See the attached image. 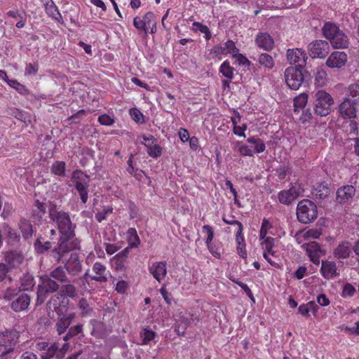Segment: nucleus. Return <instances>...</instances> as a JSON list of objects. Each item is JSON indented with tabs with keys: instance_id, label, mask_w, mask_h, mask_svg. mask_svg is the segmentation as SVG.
<instances>
[{
	"instance_id": "63",
	"label": "nucleus",
	"mask_w": 359,
	"mask_h": 359,
	"mask_svg": "<svg viewBox=\"0 0 359 359\" xmlns=\"http://www.w3.org/2000/svg\"><path fill=\"white\" fill-rule=\"evenodd\" d=\"M142 19L144 22H145V26L147 28V27L151 26V25H154L156 22L155 15L152 12L147 13Z\"/></svg>"
},
{
	"instance_id": "44",
	"label": "nucleus",
	"mask_w": 359,
	"mask_h": 359,
	"mask_svg": "<svg viewBox=\"0 0 359 359\" xmlns=\"http://www.w3.org/2000/svg\"><path fill=\"white\" fill-rule=\"evenodd\" d=\"M147 147V154L152 158H158L162 154L161 147L154 143H144L142 142Z\"/></svg>"
},
{
	"instance_id": "41",
	"label": "nucleus",
	"mask_w": 359,
	"mask_h": 359,
	"mask_svg": "<svg viewBox=\"0 0 359 359\" xmlns=\"http://www.w3.org/2000/svg\"><path fill=\"white\" fill-rule=\"evenodd\" d=\"M233 65L242 67L244 69L249 68L251 65V62L243 54L238 53L232 57Z\"/></svg>"
},
{
	"instance_id": "50",
	"label": "nucleus",
	"mask_w": 359,
	"mask_h": 359,
	"mask_svg": "<svg viewBox=\"0 0 359 359\" xmlns=\"http://www.w3.org/2000/svg\"><path fill=\"white\" fill-rule=\"evenodd\" d=\"M193 30L194 32H199L205 34V38L208 41L211 38L210 32L209 28L200 22H195L193 23Z\"/></svg>"
},
{
	"instance_id": "22",
	"label": "nucleus",
	"mask_w": 359,
	"mask_h": 359,
	"mask_svg": "<svg viewBox=\"0 0 359 359\" xmlns=\"http://www.w3.org/2000/svg\"><path fill=\"white\" fill-rule=\"evenodd\" d=\"M167 264L165 262H154L149 266V272L152 274L153 277L158 281L161 282L167 274Z\"/></svg>"
},
{
	"instance_id": "4",
	"label": "nucleus",
	"mask_w": 359,
	"mask_h": 359,
	"mask_svg": "<svg viewBox=\"0 0 359 359\" xmlns=\"http://www.w3.org/2000/svg\"><path fill=\"white\" fill-rule=\"evenodd\" d=\"M317 217V206L313 201L304 199L298 203L297 207V217L299 222L309 224L313 222Z\"/></svg>"
},
{
	"instance_id": "25",
	"label": "nucleus",
	"mask_w": 359,
	"mask_h": 359,
	"mask_svg": "<svg viewBox=\"0 0 359 359\" xmlns=\"http://www.w3.org/2000/svg\"><path fill=\"white\" fill-rule=\"evenodd\" d=\"M2 229L7 235V243L11 245H16L20 243V235L13 229L8 224L3 223Z\"/></svg>"
},
{
	"instance_id": "15",
	"label": "nucleus",
	"mask_w": 359,
	"mask_h": 359,
	"mask_svg": "<svg viewBox=\"0 0 359 359\" xmlns=\"http://www.w3.org/2000/svg\"><path fill=\"white\" fill-rule=\"evenodd\" d=\"M310 260L315 264H320V258L323 255V251L320 245L316 242H310L303 245Z\"/></svg>"
},
{
	"instance_id": "31",
	"label": "nucleus",
	"mask_w": 359,
	"mask_h": 359,
	"mask_svg": "<svg viewBox=\"0 0 359 359\" xmlns=\"http://www.w3.org/2000/svg\"><path fill=\"white\" fill-rule=\"evenodd\" d=\"M351 253V246L349 243L345 242L340 243L334 250V256L338 259H346Z\"/></svg>"
},
{
	"instance_id": "18",
	"label": "nucleus",
	"mask_w": 359,
	"mask_h": 359,
	"mask_svg": "<svg viewBox=\"0 0 359 359\" xmlns=\"http://www.w3.org/2000/svg\"><path fill=\"white\" fill-rule=\"evenodd\" d=\"M20 334L16 330L6 331L1 336H0V341L2 344H5V347L11 348V353H17L15 346L18 343Z\"/></svg>"
},
{
	"instance_id": "8",
	"label": "nucleus",
	"mask_w": 359,
	"mask_h": 359,
	"mask_svg": "<svg viewBox=\"0 0 359 359\" xmlns=\"http://www.w3.org/2000/svg\"><path fill=\"white\" fill-rule=\"evenodd\" d=\"M334 104L332 97L325 90H320L314 95L313 109L317 115L325 116L331 111V106Z\"/></svg>"
},
{
	"instance_id": "13",
	"label": "nucleus",
	"mask_w": 359,
	"mask_h": 359,
	"mask_svg": "<svg viewBox=\"0 0 359 359\" xmlns=\"http://www.w3.org/2000/svg\"><path fill=\"white\" fill-rule=\"evenodd\" d=\"M287 58L294 67L304 68L306 64L307 55L302 48H292L287 50Z\"/></svg>"
},
{
	"instance_id": "23",
	"label": "nucleus",
	"mask_w": 359,
	"mask_h": 359,
	"mask_svg": "<svg viewBox=\"0 0 359 359\" xmlns=\"http://www.w3.org/2000/svg\"><path fill=\"white\" fill-rule=\"evenodd\" d=\"M320 273L325 279H331L339 275L336 263L332 261H323Z\"/></svg>"
},
{
	"instance_id": "2",
	"label": "nucleus",
	"mask_w": 359,
	"mask_h": 359,
	"mask_svg": "<svg viewBox=\"0 0 359 359\" xmlns=\"http://www.w3.org/2000/svg\"><path fill=\"white\" fill-rule=\"evenodd\" d=\"M322 33L334 48H348L349 44L348 36L335 23L326 22L322 28Z\"/></svg>"
},
{
	"instance_id": "59",
	"label": "nucleus",
	"mask_w": 359,
	"mask_h": 359,
	"mask_svg": "<svg viewBox=\"0 0 359 359\" xmlns=\"http://www.w3.org/2000/svg\"><path fill=\"white\" fill-rule=\"evenodd\" d=\"M239 53L238 48L236 46L233 41L229 40L226 41V55L231 54V57Z\"/></svg>"
},
{
	"instance_id": "35",
	"label": "nucleus",
	"mask_w": 359,
	"mask_h": 359,
	"mask_svg": "<svg viewBox=\"0 0 359 359\" xmlns=\"http://www.w3.org/2000/svg\"><path fill=\"white\" fill-rule=\"evenodd\" d=\"M66 284L62 285L60 288V294L62 295V297L65 298L69 297V298H74L77 296V290L76 287L74 285V284L70 283H65Z\"/></svg>"
},
{
	"instance_id": "51",
	"label": "nucleus",
	"mask_w": 359,
	"mask_h": 359,
	"mask_svg": "<svg viewBox=\"0 0 359 359\" xmlns=\"http://www.w3.org/2000/svg\"><path fill=\"white\" fill-rule=\"evenodd\" d=\"M11 115L25 123L31 122L30 115L25 111L15 109L12 110Z\"/></svg>"
},
{
	"instance_id": "9",
	"label": "nucleus",
	"mask_w": 359,
	"mask_h": 359,
	"mask_svg": "<svg viewBox=\"0 0 359 359\" xmlns=\"http://www.w3.org/2000/svg\"><path fill=\"white\" fill-rule=\"evenodd\" d=\"M226 224L229 226L226 227V233H233L236 237L237 244V252L240 257L244 259L247 258V252L245 249V241L243 234V227L242 224L238 221L229 222L226 219Z\"/></svg>"
},
{
	"instance_id": "64",
	"label": "nucleus",
	"mask_w": 359,
	"mask_h": 359,
	"mask_svg": "<svg viewBox=\"0 0 359 359\" xmlns=\"http://www.w3.org/2000/svg\"><path fill=\"white\" fill-rule=\"evenodd\" d=\"M133 25L136 29L144 31L145 34L147 33L145 22H144L143 19H141L140 17H135L133 19Z\"/></svg>"
},
{
	"instance_id": "5",
	"label": "nucleus",
	"mask_w": 359,
	"mask_h": 359,
	"mask_svg": "<svg viewBox=\"0 0 359 359\" xmlns=\"http://www.w3.org/2000/svg\"><path fill=\"white\" fill-rule=\"evenodd\" d=\"M308 72L304 68L290 66L284 72L285 81L289 88L297 90L304 83L307 77Z\"/></svg>"
},
{
	"instance_id": "7",
	"label": "nucleus",
	"mask_w": 359,
	"mask_h": 359,
	"mask_svg": "<svg viewBox=\"0 0 359 359\" xmlns=\"http://www.w3.org/2000/svg\"><path fill=\"white\" fill-rule=\"evenodd\" d=\"M71 181L79 194L82 203H86L88 198V188L90 181L89 175L81 170H75L72 172Z\"/></svg>"
},
{
	"instance_id": "43",
	"label": "nucleus",
	"mask_w": 359,
	"mask_h": 359,
	"mask_svg": "<svg viewBox=\"0 0 359 359\" xmlns=\"http://www.w3.org/2000/svg\"><path fill=\"white\" fill-rule=\"evenodd\" d=\"M346 97H349L351 101L359 103V84H351L346 91Z\"/></svg>"
},
{
	"instance_id": "26",
	"label": "nucleus",
	"mask_w": 359,
	"mask_h": 359,
	"mask_svg": "<svg viewBox=\"0 0 359 359\" xmlns=\"http://www.w3.org/2000/svg\"><path fill=\"white\" fill-rule=\"evenodd\" d=\"M256 44L266 50H269L273 48V40L271 36L267 33H259L257 34L256 39Z\"/></svg>"
},
{
	"instance_id": "19",
	"label": "nucleus",
	"mask_w": 359,
	"mask_h": 359,
	"mask_svg": "<svg viewBox=\"0 0 359 359\" xmlns=\"http://www.w3.org/2000/svg\"><path fill=\"white\" fill-rule=\"evenodd\" d=\"M299 196V189L296 186L292 185L287 190H282L278 194V201L285 205H290Z\"/></svg>"
},
{
	"instance_id": "17",
	"label": "nucleus",
	"mask_w": 359,
	"mask_h": 359,
	"mask_svg": "<svg viewBox=\"0 0 359 359\" xmlns=\"http://www.w3.org/2000/svg\"><path fill=\"white\" fill-rule=\"evenodd\" d=\"M348 60L347 54L343 51L332 52L326 60V65L330 68H341Z\"/></svg>"
},
{
	"instance_id": "48",
	"label": "nucleus",
	"mask_w": 359,
	"mask_h": 359,
	"mask_svg": "<svg viewBox=\"0 0 359 359\" xmlns=\"http://www.w3.org/2000/svg\"><path fill=\"white\" fill-rule=\"evenodd\" d=\"M83 331V325L79 324L75 326L69 327L68 332L62 336V339L65 341L69 340L71 338L78 335Z\"/></svg>"
},
{
	"instance_id": "10",
	"label": "nucleus",
	"mask_w": 359,
	"mask_h": 359,
	"mask_svg": "<svg viewBox=\"0 0 359 359\" xmlns=\"http://www.w3.org/2000/svg\"><path fill=\"white\" fill-rule=\"evenodd\" d=\"M79 240L69 241L59 238L57 246L51 251L50 256L56 262L59 263L66 253L72 250L79 249Z\"/></svg>"
},
{
	"instance_id": "32",
	"label": "nucleus",
	"mask_w": 359,
	"mask_h": 359,
	"mask_svg": "<svg viewBox=\"0 0 359 359\" xmlns=\"http://www.w3.org/2000/svg\"><path fill=\"white\" fill-rule=\"evenodd\" d=\"M18 226L25 239L27 240L32 237L34 229L29 220L21 219L18 223Z\"/></svg>"
},
{
	"instance_id": "57",
	"label": "nucleus",
	"mask_w": 359,
	"mask_h": 359,
	"mask_svg": "<svg viewBox=\"0 0 359 359\" xmlns=\"http://www.w3.org/2000/svg\"><path fill=\"white\" fill-rule=\"evenodd\" d=\"M36 209L33 210V215H36L39 218H41L46 211V207L45 204L36 200L35 202Z\"/></svg>"
},
{
	"instance_id": "27",
	"label": "nucleus",
	"mask_w": 359,
	"mask_h": 359,
	"mask_svg": "<svg viewBox=\"0 0 359 359\" xmlns=\"http://www.w3.org/2000/svg\"><path fill=\"white\" fill-rule=\"evenodd\" d=\"M330 187L326 183L318 184L312 191V194L316 199L325 200L330 194Z\"/></svg>"
},
{
	"instance_id": "46",
	"label": "nucleus",
	"mask_w": 359,
	"mask_h": 359,
	"mask_svg": "<svg viewBox=\"0 0 359 359\" xmlns=\"http://www.w3.org/2000/svg\"><path fill=\"white\" fill-rule=\"evenodd\" d=\"M291 167L289 163L283 164L279 165L277 168H276V175L280 180H285L288 174L290 173Z\"/></svg>"
},
{
	"instance_id": "16",
	"label": "nucleus",
	"mask_w": 359,
	"mask_h": 359,
	"mask_svg": "<svg viewBox=\"0 0 359 359\" xmlns=\"http://www.w3.org/2000/svg\"><path fill=\"white\" fill-rule=\"evenodd\" d=\"M47 309L61 315L67 310L65 298L60 294L53 295L47 303Z\"/></svg>"
},
{
	"instance_id": "40",
	"label": "nucleus",
	"mask_w": 359,
	"mask_h": 359,
	"mask_svg": "<svg viewBox=\"0 0 359 359\" xmlns=\"http://www.w3.org/2000/svg\"><path fill=\"white\" fill-rule=\"evenodd\" d=\"M45 11L49 17L55 20L58 22H63L62 16L55 3H53V4H50L45 8Z\"/></svg>"
},
{
	"instance_id": "33",
	"label": "nucleus",
	"mask_w": 359,
	"mask_h": 359,
	"mask_svg": "<svg viewBox=\"0 0 359 359\" xmlns=\"http://www.w3.org/2000/svg\"><path fill=\"white\" fill-rule=\"evenodd\" d=\"M234 116L231 117L232 125L233 126V133L240 137H245V130L247 128L245 124H242V126H238V123L241 121V116L238 112L233 111Z\"/></svg>"
},
{
	"instance_id": "47",
	"label": "nucleus",
	"mask_w": 359,
	"mask_h": 359,
	"mask_svg": "<svg viewBox=\"0 0 359 359\" xmlns=\"http://www.w3.org/2000/svg\"><path fill=\"white\" fill-rule=\"evenodd\" d=\"M10 268L6 263L0 262V283L8 280L9 283H12L13 278L9 274Z\"/></svg>"
},
{
	"instance_id": "49",
	"label": "nucleus",
	"mask_w": 359,
	"mask_h": 359,
	"mask_svg": "<svg viewBox=\"0 0 359 359\" xmlns=\"http://www.w3.org/2000/svg\"><path fill=\"white\" fill-rule=\"evenodd\" d=\"M78 306L81 310V313L83 316H90L93 309L90 307L89 303L86 299H81L79 302Z\"/></svg>"
},
{
	"instance_id": "62",
	"label": "nucleus",
	"mask_w": 359,
	"mask_h": 359,
	"mask_svg": "<svg viewBox=\"0 0 359 359\" xmlns=\"http://www.w3.org/2000/svg\"><path fill=\"white\" fill-rule=\"evenodd\" d=\"M39 70V65L37 64L33 65L32 63L26 64L25 75H36Z\"/></svg>"
},
{
	"instance_id": "56",
	"label": "nucleus",
	"mask_w": 359,
	"mask_h": 359,
	"mask_svg": "<svg viewBox=\"0 0 359 359\" xmlns=\"http://www.w3.org/2000/svg\"><path fill=\"white\" fill-rule=\"evenodd\" d=\"M131 118L137 123H144V119L142 113L137 108L130 109Z\"/></svg>"
},
{
	"instance_id": "37",
	"label": "nucleus",
	"mask_w": 359,
	"mask_h": 359,
	"mask_svg": "<svg viewBox=\"0 0 359 359\" xmlns=\"http://www.w3.org/2000/svg\"><path fill=\"white\" fill-rule=\"evenodd\" d=\"M247 142L251 144L254 147V153H262L266 149L264 142L257 136L250 137Z\"/></svg>"
},
{
	"instance_id": "24",
	"label": "nucleus",
	"mask_w": 359,
	"mask_h": 359,
	"mask_svg": "<svg viewBox=\"0 0 359 359\" xmlns=\"http://www.w3.org/2000/svg\"><path fill=\"white\" fill-rule=\"evenodd\" d=\"M355 194V188L352 185L339 187L337 191V199L340 203H344L351 199Z\"/></svg>"
},
{
	"instance_id": "52",
	"label": "nucleus",
	"mask_w": 359,
	"mask_h": 359,
	"mask_svg": "<svg viewBox=\"0 0 359 359\" xmlns=\"http://www.w3.org/2000/svg\"><path fill=\"white\" fill-rule=\"evenodd\" d=\"M156 336V333L148 329H143L140 332V337L143 344H147L152 341Z\"/></svg>"
},
{
	"instance_id": "12",
	"label": "nucleus",
	"mask_w": 359,
	"mask_h": 359,
	"mask_svg": "<svg viewBox=\"0 0 359 359\" xmlns=\"http://www.w3.org/2000/svg\"><path fill=\"white\" fill-rule=\"evenodd\" d=\"M309 55L313 58H325L329 53L330 46L327 41L316 40L308 46Z\"/></svg>"
},
{
	"instance_id": "3",
	"label": "nucleus",
	"mask_w": 359,
	"mask_h": 359,
	"mask_svg": "<svg viewBox=\"0 0 359 359\" xmlns=\"http://www.w3.org/2000/svg\"><path fill=\"white\" fill-rule=\"evenodd\" d=\"M60 289V285L49 275H43L40 277L39 283L36 291V305H41L50 293L57 292Z\"/></svg>"
},
{
	"instance_id": "6",
	"label": "nucleus",
	"mask_w": 359,
	"mask_h": 359,
	"mask_svg": "<svg viewBox=\"0 0 359 359\" xmlns=\"http://www.w3.org/2000/svg\"><path fill=\"white\" fill-rule=\"evenodd\" d=\"M4 299L12 301L11 308L15 312H21L27 310L31 298L25 293H17L15 289L7 288L4 294Z\"/></svg>"
},
{
	"instance_id": "14",
	"label": "nucleus",
	"mask_w": 359,
	"mask_h": 359,
	"mask_svg": "<svg viewBox=\"0 0 359 359\" xmlns=\"http://www.w3.org/2000/svg\"><path fill=\"white\" fill-rule=\"evenodd\" d=\"M4 258L10 269L19 268L25 261L23 254L18 250H10L6 252L4 254Z\"/></svg>"
},
{
	"instance_id": "39",
	"label": "nucleus",
	"mask_w": 359,
	"mask_h": 359,
	"mask_svg": "<svg viewBox=\"0 0 359 359\" xmlns=\"http://www.w3.org/2000/svg\"><path fill=\"white\" fill-rule=\"evenodd\" d=\"M43 238L39 236L34 243V247L38 254H43L51 248V243L46 241L43 243Z\"/></svg>"
},
{
	"instance_id": "1",
	"label": "nucleus",
	"mask_w": 359,
	"mask_h": 359,
	"mask_svg": "<svg viewBox=\"0 0 359 359\" xmlns=\"http://www.w3.org/2000/svg\"><path fill=\"white\" fill-rule=\"evenodd\" d=\"M48 214L50 219L57 226L60 239L74 241L79 240L76 238L75 229L76 224L72 222L68 212L60 210L56 208L55 205H53L49 208Z\"/></svg>"
},
{
	"instance_id": "55",
	"label": "nucleus",
	"mask_w": 359,
	"mask_h": 359,
	"mask_svg": "<svg viewBox=\"0 0 359 359\" xmlns=\"http://www.w3.org/2000/svg\"><path fill=\"white\" fill-rule=\"evenodd\" d=\"M272 227L271 224L270 222L266 219L264 218L262 222L261 229L259 230V238L260 239H263L264 238L268 237L266 235L268 233V231Z\"/></svg>"
},
{
	"instance_id": "11",
	"label": "nucleus",
	"mask_w": 359,
	"mask_h": 359,
	"mask_svg": "<svg viewBox=\"0 0 359 359\" xmlns=\"http://www.w3.org/2000/svg\"><path fill=\"white\" fill-rule=\"evenodd\" d=\"M358 103L351 101L349 97H344L342 102L339 104V116L343 119H354L357 116Z\"/></svg>"
},
{
	"instance_id": "34",
	"label": "nucleus",
	"mask_w": 359,
	"mask_h": 359,
	"mask_svg": "<svg viewBox=\"0 0 359 359\" xmlns=\"http://www.w3.org/2000/svg\"><path fill=\"white\" fill-rule=\"evenodd\" d=\"M309 96L306 93H302L294 99V111L299 113L303 110L308 102Z\"/></svg>"
},
{
	"instance_id": "20",
	"label": "nucleus",
	"mask_w": 359,
	"mask_h": 359,
	"mask_svg": "<svg viewBox=\"0 0 359 359\" xmlns=\"http://www.w3.org/2000/svg\"><path fill=\"white\" fill-rule=\"evenodd\" d=\"M93 272L95 274L90 276V278L99 283H105L108 280L109 271L104 264L100 262H96L92 267Z\"/></svg>"
},
{
	"instance_id": "58",
	"label": "nucleus",
	"mask_w": 359,
	"mask_h": 359,
	"mask_svg": "<svg viewBox=\"0 0 359 359\" xmlns=\"http://www.w3.org/2000/svg\"><path fill=\"white\" fill-rule=\"evenodd\" d=\"M113 211V208L111 207H104L102 210L97 212L95 214V219L97 222H101L103 220L106 219L107 216L111 213Z\"/></svg>"
},
{
	"instance_id": "42",
	"label": "nucleus",
	"mask_w": 359,
	"mask_h": 359,
	"mask_svg": "<svg viewBox=\"0 0 359 359\" xmlns=\"http://www.w3.org/2000/svg\"><path fill=\"white\" fill-rule=\"evenodd\" d=\"M50 171L55 175L59 177H65L66 171L65 162L60 161L54 162L50 167Z\"/></svg>"
},
{
	"instance_id": "38",
	"label": "nucleus",
	"mask_w": 359,
	"mask_h": 359,
	"mask_svg": "<svg viewBox=\"0 0 359 359\" xmlns=\"http://www.w3.org/2000/svg\"><path fill=\"white\" fill-rule=\"evenodd\" d=\"M260 240L262 241L261 245L264 252L269 253L272 257H275L276 252L273 250L275 245V238L269 236Z\"/></svg>"
},
{
	"instance_id": "60",
	"label": "nucleus",
	"mask_w": 359,
	"mask_h": 359,
	"mask_svg": "<svg viewBox=\"0 0 359 359\" xmlns=\"http://www.w3.org/2000/svg\"><path fill=\"white\" fill-rule=\"evenodd\" d=\"M56 330L60 336L65 334L67 329L69 327V325L66 321H64L62 319H60L56 323Z\"/></svg>"
},
{
	"instance_id": "53",
	"label": "nucleus",
	"mask_w": 359,
	"mask_h": 359,
	"mask_svg": "<svg viewBox=\"0 0 359 359\" xmlns=\"http://www.w3.org/2000/svg\"><path fill=\"white\" fill-rule=\"evenodd\" d=\"M327 82V73L323 69H319L316 72L315 76V84L318 86H323Z\"/></svg>"
},
{
	"instance_id": "29",
	"label": "nucleus",
	"mask_w": 359,
	"mask_h": 359,
	"mask_svg": "<svg viewBox=\"0 0 359 359\" xmlns=\"http://www.w3.org/2000/svg\"><path fill=\"white\" fill-rule=\"evenodd\" d=\"M66 271L65 267L59 266L51 271L48 275L57 283H65L69 281Z\"/></svg>"
},
{
	"instance_id": "61",
	"label": "nucleus",
	"mask_w": 359,
	"mask_h": 359,
	"mask_svg": "<svg viewBox=\"0 0 359 359\" xmlns=\"http://www.w3.org/2000/svg\"><path fill=\"white\" fill-rule=\"evenodd\" d=\"M202 232L207 236L206 243L209 246L214 236L212 228L209 225H204L202 228Z\"/></svg>"
},
{
	"instance_id": "28",
	"label": "nucleus",
	"mask_w": 359,
	"mask_h": 359,
	"mask_svg": "<svg viewBox=\"0 0 359 359\" xmlns=\"http://www.w3.org/2000/svg\"><path fill=\"white\" fill-rule=\"evenodd\" d=\"M20 290H32L35 285V280L33 275L29 273H25L20 278Z\"/></svg>"
},
{
	"instance_id": "21",
	"label": "nucleus",
	"mask_w": 359,
	"mask_h": 359,
	"mask_svg": "<svg viewBox=\"0 0 359 359\" xmlns=\"http://www.w3.org/2000/svg\"><path fill=\"white\" fill-rule=\"evenodd\" d=\"M65 269L72 276H77L82 271V264L76 253H72L65 264Z\"/></svg>"
},
{
	"instance_id": "36",
	"label": "nucleus",
	"mask_w": 359,
	"mask_h": 359,
	"mask_svg": "<svg viewBox=\"0 0 359 359\" xmlns=\"http://www.w3.org/2000/svg\"><path fill=\"white\" fill-rule=\"evenodd\" d=\"M126 237L130 248H137L140 244V239L135 228H129L128 229Z\"/></svg>"
},
{
	"instance_id": "45",
	"label": "nucleus",
	"mask_w": 359,
	"mask_h": 359,
	"mask_svg": "<svg viewBox=\"0 0 359 359\" xmlns=\"http://www.w3.org/2000/svg\"><path fill=\"white\" fill-rule=\"evenodd\" d=\"M258 62L260 65L267 69H272L274 66L273 57L268 53H262L258 57Z\"/></svg>"
},
{
	"instance_id": "30",
	"label": "nucleus",
	"mask_w": 359,
	"mask_h": 359,
	"mask_svg": "<svg viewBox=\"0 0 359 359\" xmlns=\"http://www.w3.org/2000/svg\"><path fill=\"white\" fill-rule=\"evenodd\" d=\"M59 341L49 344L46 351L41 354V359H50L55 355L57 359H60L61 357L59 353Z\"/></svg>"
},
{
	"instance_id": "54",
	"label": "nucleus",
	"mask_w": 359,
	"mask_h": 359,
	"mask_svg": "<svg viewBox=\"0 0 359 359\" xmlns=\"http://www.w3.org/2000/svg\"><path fill=\"white\" fill-rule=\"evenodd\" d=\"M224 55V48L222 46H214L210 53V57L211 59H216L221 60Z\"/></svg>"
}]
</instances>
